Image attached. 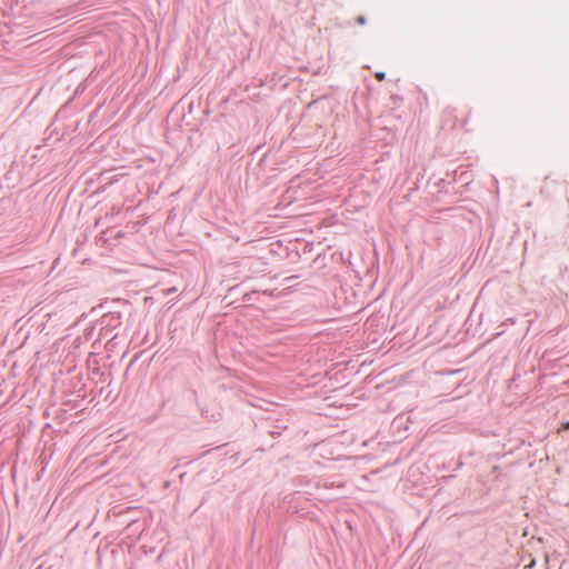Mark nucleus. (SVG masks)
I'll return each mask as SVG.
<instances>
[{
	"instance_id": "f257e3e1",
	"label": "nucleus",
	"mask_w": 569,
	"mask_h": 569,
	"mask_svg": "<svg viewBox=\"0 0 569 569\" xmlns=\"http://www.w3.org/2000/svg\"><path fill=\"white\" fill-rule=\"evenodd\" d=\"M375 77L379 81H383L386 79V73L383 71H378L375 73Z\"/></svg>"
},
{
	"instance_id": "f03ea898",
	"label": "nucleus",
	"mask_w": 569,
	"mask_h": 569,
	"mask_svg": "<svg viewBox=\"0 0 569 569\" xmlns=\"http://www.w3.org/2000/svg\"><path fill=\"white\" fill-rule=\"evenodd\" d=\"M366 21H367V20H366V18H365V16H358V17L356 18V23H357V24H359V26H363V24H366Z\"/></svg>"
},
{
	"instance_id": "7ed1b4c3",
	"label": "nucleus",
	"mask_w": 569,
	"mask_h": 569,
	"mask_svg": "<svg viewBox=\"0 0 569 569\" xmlns=\"http://www.w3.org/2000/svg\"><path fill=\"white\" fill-rule=\"evenodd\" d=\"M563 428H565V429H569V421H568V422H566V423H563Z\"/></svg>"
},
{
	"instance_id": "20e7f679",
	"label": "nucleus",
	"mask_w": 569,
	"mask_h": 569,
	"mask_svg": "<svg viewBox=\"0 0 569 569\" xmlns=\"http://www.w3.org/2000/svg\"><path fill=\"white\" fill-rule=\"evenodd\" d=\"M174 291H176V289H174V288H171V289H168V291H167V292H168V293H171V292H174Z\"/></svg>"
}]
</instances>
